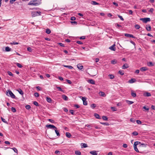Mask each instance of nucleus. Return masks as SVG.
<instances>
[{"label": "nucleus", "instance_id": "1", "mask_svg": "<svg viewBox=\"0 0 155 155\" xmlns=\"http://www.w3.org/2000/svg\"><path fill=\"white\" fill-rule=\"evenodd\" d=\"M41 0H34L31 1L28 4L29 5L38 6L41 3Z\"/></svg>", "mask_w": 155, "mask_h": 155}, {"label": "nucleus", "instance_id": "2", "mask_svg": "<svg viewBox=\"0 0 155 155\" xmlns=\"http://www.w3.org/2000/svg\"><path fill=\"white\" fill-rule=\"evenodd\" d=\"M31 14L32 17H35L41 15V12L38 11L32 12H31Z\"/></svg>", "mask_w": 155, "mask_h": 155}, {"label": "nucleus", "instance_id": "3", "mask_svg": "<svg viewBox=\"0 0 155 155\" xmlns=\"http://www.w3.org/2000/svg\"><path fill=\"white\" fill-rule=\"evenodd\" d=\"M6 94L8 96H11L12 98H15V95L10 90H8V91H7Z\"/></svg>", "mask_w": 155, "mask_h": 155}, {"label": "nucleus", "instance_id": "4", "mask_svg": "<svg viewBox=\"0 0 155 155\" xmlns=\"http://www.w3.org/2000/svg\"><path fill=\"white\" fill-rule=\"evenodd\" d=\"M140 20L142 21L145 23H147V22L150 21V18H141Z\"/></svg>", "mask_w": 155, "mask_h": 155}, {"label": "nucleus", "instance_id": "5", "mask_svg": "<svg viewBox=\"0 0 155 155\" xmlns=\"http://www.w3.org/2000/svg\"><path fill=\"white\" fill-rule=\"evenodd\" d=\"M46 127L49 128L54 129H57V127L54 125L51 124H47L46 125Z\"/></svg>", "mask_w": 155, "mask_h": 155}, {"label": "nucleus", "instance_id": "6", "mask_svg": "<svg viewBox=\"0 0 155 155\" xmlns=\"http://www.w3.org/2000/svg\"><path fill=\"white\" fill-rule=\"evenodd\" d=\"M82 99L83 101V104L84 105H87V102L86 101V98L85 97H82Z\"/></svg>", "mask_w": 155, "mask_h": 155}, {"label": "nucleus", "instance_id": "7", "mask_svg": "<svg viewBox=\"0 0 155 155\" xmlns=\"http://www.w3.org/2000/svg\"><path fill=\"white\" fill-rule=\"evenodd\" d=\"M97 152L96 150L91 151L90 152V153L92 155H97Z\"/></svg>", "mask_w": 155, "mask_h": 155}, {"label": "nucleus", "instance_id": "8", "mask_svg": "<svg viewBox=\"0 0 155 155\" xmlns=\"http://www.w3.org/2000/svg\"><path fill=\"white\" fill-rule=\"evenodd\" d=\"M136 81L137 80L135 78H132L128 82L130 83H133L136 82Z\"/></svg>", "mask_w": 155, "mask_h": 155}, {"label": "nucleus", "instance_id": "9", "mask_svg": "<svg viewBox=\"0 0 155 155\" xmlns=\"http://www.w3.org/2000/svg\"><path fill=\"white\" fill-rule=\"evenodd\" d=\"M143 95L145 97H148L151 96V94L150 93L146 92L143 93Z\"/></svg>", "mask_w": 155, "mask_h": 155}, {"label": "nucleus", "instance_id": "10", "mask_svg": "<svg viewBox=\"0 0 155 155\" xmlns=\"http://www.w3.org/2000/svg\"><path fill=\"white\" fill-rule=\"evenodd\" d=\"M148 69V68L146 67H141L140 69V70L142 71H145Z\"/></svg>", "mask_w": 155, "mask_h": 155}, {"label": "nucleus", "instance_id": "11", "mask_svg": "<svg viewBox=\"0 0 155 155\" xmlns=\"http://www.w3.org/2000/svg\"><path fill=\"white\" fill-rule=\"evenodd\" d=\"M146 28L148 31H150L151 30V27L150 25H146Z\"/></svg>", "mask_w": 155, "mask_h": 155}, {"label": "nucleus", "instance_id": "12", "mask_svg": "<svg viewBox=\"0 0 155 155\" xmlns=\"http://www.w3.org/2000/svg\"><path fill=\"white\" fill-rule=\"evenodd\" d=\"M115 45H113L111 46L109 48L112 51H115L116 49L115 48Z\"/></svg>", "mask_w": 155, "mask_h": 155}, {"label": "nucleus", "instance_id": "13", "mask_svg": "<svg viewBox=\"0 0 155 155\" xmlns=\"http://www.w3.org/2000/svg\"><path fill=\"white\" fill-rule=\"evenodd\" d=\"M77 68L80 70H81L83 69V66L80 64H78L77 65Z\"/></svg>", "mask_w": 155, "mask_h": 155}, {"label": "nucleus", "instance_id": "14", "mask_svg": "<svg viewBox=\"0 0 155 155\" xmlns=\"http://www.w3.org/2000/svg\"><path fill=\"white\" fill-rule=\"evenodd\" d=\"M62 98L65 101H67L68 100V97L64 94L62 95Z\"/></svg>", "mask_w": 155, "mask_h": 155}, {"label": "nucleus", "instance_id": "15", "mask_svg": "<svg viewBox=\"0 0 155 155\" xmlns=\"http://www.w3.org/2000/svg\"><path fill=\"white\" fill-rule=\"evenodd\" d=\"M128 67L129 66H128V64H127L126 63L123 65L122 67V68L123 69H124L128 68Z\"/></svg>", "mask_w": 155, "mask_h": 155}, {"label": "nucleus", "instance_id": "16", "mask_svg": "<svg viewBox=\"0 0 155 155\" xmlns=\"http://www.w3.org/2000/svg\"><path fill=\"white\" fill-rule=\"evenodd\" d=\"M147 65L149 67H152L154 66V64H153L152 62H147Z\"/></svg>", "mask_w": 155, "mask_h": 155}, {"label": "nucleus", "instance_id": "17", "mask_svg": "<svg viewBox=\"0 0 155 155\" xmlns=\"http://www.w3.org/2000/svg\"><path fill=\"white\" fill-rule=\"evenodd\" d=\"M88 82L93 84H95V81L92 79H90L88 81Z\"/></svg>", "mask_w": 155, "mask_h": 155}, {"label": "nucleus", "instance_id": "18", "mask_svg": "<svg viewBox=\"0 0 155 155\" xmlns=\"http://www.w3.org/2000/svg\"><path fill=\"white\" fill-rule=\"evenodd\" d=\"M131 95L132 96L134 97H136V93L134 92V91H131Z\"/></svg>", "mask_w": 155, "mask_h": 155}, {"label": "nucleus", "instance_id": "19", "mask_svg": "<svg viewBox=\"0 0 155 155\" xmlns=\"http://www.w3.org/2000/svg\"><path fill=\"white\" fill-rule=\"evenodd\" d=\"M91 4L93 5H99L100 4L99 3L93 1H91Z\"/></svg>", "mask_w": 155, "mask_h": 155}, {"label": "nucleus", "instance_id": "20", "mask_svg": "<svg viewBox=\"0 0 155 155\" xmlns=\"http://www.w3.org/2000/svg\"><path fill=\"white\" fill-rule=\"evenodd\" d=\"M99 94L102 97H105L106 95L105 94L104 92L102 91H101L99 93Z\"/></svg>", "mask_w": 155, "mask_h": 155}, {"label": "nucleus", "instance_id": "21", "mask_svg": "<svg viewBox=\"0 0 155 155\" xmlns=\"http://www.w3.org/2000/svg\"><path fill=\"white\" fill-rule=\"evenodd\" d=\"M66 136L68 138H70V137H71V134H70V133H69V132H66Z\"/></svg>", "mask_w": 155, "mask_h": 155}, {"label": "nucleus", "instance_id": "22", "mask_svg": "<svg viewBox=\"0 0 155 155\" xmlns=\"http://www.w3.org/2000/svg\"><path fill=\"white\" fill-rule=\"evenodd\" d=\"M54 130L57 136L58 137L60 136V135L58 131L57 130V129H54Z\"/></svg>", "mask_w": 155, "mask_h": 155}, {"label": "nucleus", "instance_id": "23", "mask_svg": "<svg viewBox=\"0 0 155 155\" xmlns=\"http://www.w3.org/2000/svg\"><path fill=\"white\" fill-rule=\"evenodd\" d=\"M5 50L7 52H8L11 51V48H10L8 47H5Z\"/></svg>", "mask_w": 155, "mask_h": 155}, {"label": "nucleus", "instance_id": "24", "mask_svg": "<svg viewBox=\"0 0 155 155\" xmlns=\"http://www.w3.org/2000/svg\"><path fill=\"white\" fill-rule=\"evenodd\" d=\"M94 116L97 119H101L99 115L97 114H94Z\"/></svg>", "mask_w": 155, "mask_h": 155}, {"label": "nucleus", "instance_id": "25", "mask_svg": "<svg viewBox=\"0 0 155 155\" xmlns=\"http://www.w3.org/2000/svg\"><path fill=\"white\" fill-rule=\"evenodd\" d=\"M75 154L77 155H81V152L78 150H76L75 152Z\"/></svg>", "mask_w": 155, "mask_h": 155}, {"label": "nucleus", "instance_id": "26", "mask_svg": "<svg viewBox=\"0 0 155 155\" xmlns=\"http://www.w3.org/2000/svg\"><path fill=\"white\" fill-rule=\"evenodd\" d=\"M134 149L135 151H136L137 152H139V151L137 147V146L136 145H134Z\"/></svg>", "mask_w": 155, "mask_h": 155}, {"label": "nucleus", "instance_id": "27", "mask_svg": "<svg viewBox=\"0 0 155 155\" xmlns=\"http://www.w3.org/2000/svg\"><path fill=\"white\" fill-rule=\"evenodd\" d=\"M17 91L21 95L23 94L24 93L21 89H19V90H17Z\"/></svg>", "mask_w": 155, "mask_h": 155}, {"label": "nucleus", "instance_id": "28", "mask_svg": "<svg viewBox=\"0 0 155 155\" xmlns=\"http://www.w3.org/2000/svg\"><path fill=\"white\" fill-rule=\"evenodd\" d=\"M56 87L59 91L63 92L64 93V91L60 87L57 86Z\"/></svg>", "mask_w": 155, "mask_h": 155}, {"label": "nucleus", "instance_id": "29", "mask_svg": "<svg viewBox=\"0 0 155 155\" xmlns=\"http://www.w3.org/2000/svg\"><path fill=\"white\" fill-rule=\"evenodd\" d=\"M10 148L12 149L13 151L16 153H18V150H17L15 147H14L13 148Z\"/></svg>", "mask_w": 155, "mask_h": 155}, {"label": "nucleus", "instance_id": "30", "mask_svg": "<svg viewBox=\"0 0 155 155\" xmlns=\"http://www.w3.org/2000/svg\"><path fill=\"white\" fill-rule=\"evenodd\" d=\"M100 123L101 124L105 126H108L109 125V123L107 122H100Z\"/></svg>", "mask_w": 155, "mask_h": 155}, {"label": "nucleus", "instance_id": "31", "mask_svg": "<svg viewBox=\"0 0 155 155\" xmlns=\"http://www.w3.org/2000/svg\"><path fill=\"white\" fill-rule=\"evenodd\" d=\"M47 101L49 103H51L52 101L51 99L48 97H47L46 98Z\"/></svg>", "mask_w": 155, "mask_h": 155}, {"label": "nucleus", "instance_id": "32", "mask_svg": "<svg viewBox=\"0 0 155 155\" xmlns=\"http://www.w3.org/2000/svg\"><path fill=\"white\" fill-rule=\"evenodd\" d=\"M102 118L103 120H104L107 121L108 120L106 116H103L102 117Z\"/></svg>", "mask_w": 155, "mask_h": 155}, {"label": "nucleus", "instance_id": "33", "mask_svg": "<svg viewBox=\"0 0 155 155\" xmlns=\"http://www.w3.org/2000/svg\"><path fill=\"white\" fill-rule=\"evenodd\" d=\"M126 102L128 104H130V105L134 103V102L132 101H129L128 100H127Z\"/></svg>", "mask_w": 155, "mask_h": 155}, {"label": "nucleus", "instance_id": "34", "mask_svg": "<svg viewBox=\"0 0 155 155\" xmlns=\"http://www.w3.org/2000/svg\"><path fill=\"white\" fill-rule=\"evenodd\" d=\"M147 144L146 143H141V144L140 145V146H141L142 147H147Z\"/></svg>", "mask_w": 155, "mask_h": 155}, {"label": "nucleus", "instance_id": "35", "mask_svg": "<svg viewBox=\"0 0 155 155\" xmlns=\"http://www.w3.org/2000/svg\"><path fill=\"white\" fill-rule=\"evenodd\" d=\"M46 32L48 34H50L51 32V31L50 29L47 28L46 29Z\"/></svg>", "mask_w": 155, "mask_h": 155}, {"label": "nucleus", "instance_id": "36", "mask_svg": "<svg viewBox=\"0 0 155 155\" xmlns=\"http://www.w3.org/2000/svg\"><path fill=\"white\" fill-rule=\"evenodd\" d=\"M141 144V143L139 141H136L135 142L134 144V145H136L137 146V145Z\"/></svg>", "mask_w": 155, "mask_h": 155}, {"label": "nucleus", "instance_id": "37", "mask_svg": "<svg viewBox=\"0 0 155 155\" xmlns=\"http://www.w3.org/2000/svg\"><path fill=\"white\" fill-rule=\"evenodd\" d=\"M64 66L66 68H68L69 69H71L73 68L72 66L70 65H64Z\"/></svg>", "mask_w": 155, "mask_h": 155}, {"label": "nucleus", "instance_id": "38", "mask_svg": "<svg viewBox=\"0 0 155 155\" xmlns=\"http://www.w3.org/2000/svg\"><path fill=\"white\" fill-rule=\"evenodd\" d=\"M33 103L34 105L38 107L39 106V104H38V103L36 101H34Z\"/></svg>", "mask_w": 155, "mask_h": 155}, {"label": "nucleus", "instance_id": "39", "mask_svg": "<svg viewBox=\"0 0 155 155\" xmlns=\"http://www.w3.org/2000/svg\"><path fill=\"white\" fill-rule=\"evenodd\" d=\"M1 119H2V121L3 122H4V123H6V124H7V123H8V122H7V121H6V120H5L4 118H2V117H1Z\"/></svg>", "mask_w": 155, "mask_h": 155}, {"label": "nucleus", "instance_id": "40", "mask_svg": "<svg viewBox=\"0 0 155 155\" xmlns=\"http://www.w3.org/2000/svg\"><path fill=\"white\" fill-rule=\"evenodd\" d=\"M16 64L17 66L19 68H21L22 67V65L19 63H16Z\"/></svg>", "mask_w": 155, "mask_h": 155}, {"label": "nucleus", "instance_id": "41", "mask_svg": "<svg viewBox=\"0 0 155 155\" xmlns=\"http://www.w3.org/2000/svg\"><path fill=\"white\" fill-rule=\"evenodd\" d=\"M8 74L10 76H13L14 75L10 71H8L7 72Z\"/></svg>", "mask_w": 155, "mask_h": 155}, {"label": "nucleus", "instance_id": "42", "mask_svg": "<svg viewBox=\"0 0 155 155\" xmlns=\"http://www.w3.org/2000/svg\"><path fill=\"white\" fill-rule=\"evenodd\" d=\"M111 63L112 64H114L117 63V61L115 60H114L111 61Z\"/></svg>", "mask_w": 155, "mask_h": 155}, {"label": "nucleus", "instance_id": "43", "mask_svg": "<svg viewBox=\"0 0 155 155\" xmlns=\"http://www.w3.org/2000/svg\"><path fill=\"white\" fill-rule=\"evenodd\" d=\"M135 28L137 29H139L140 28V26L139 25L137 24L135 26Z\"/></svg>", "mask_w": 155, "mask_h": 155}, {"label": "nucleus", "instance_id": "44", "mask_svg": "<svg viewBox=\"0 0 155 155\" xmlns=\"http://www.w3.org/2000/svg\"><path fill=\"white\" fill-rule=\"evenodd\" d=\"M110 78L111 79H113L114 78V76L112 74H109L108 75Z\"/></svg>", "mask_w": 155, "mask_h": 155}, {"label": "nucleus", "instance_id": "45", "mask_svg": "<svg viewBox=\"0 0 155 155\" xmlns=\"http://www.w3.org/2000/svg\"><path fill=\"white\" fill-rule=\"evenodd\" d=\"M138 133L136 131H134L132 133V134L134 136H137L138 135Z\"/></svg>", "mask_w": 155, "mask_h": 155}, {"label": "nucleus", "instance_id": "46", "mask_svg": "<svg viewBox=\"0 0 155 155\" xmlns=\"http://www.w3.org/2000/svg\"><path fill=\"white\" fill-rule=\"evenodd\" d=\"M96 105L95 104H91V107L92 108H94L96 107Z\"/></svg>", "mask_w": 155, "mask_h": 155}, {"label": "nucleus", "instance_id": "47", "mask_svg": "<svg viewBox=\"0 0 155 155\" xmlns=\"http://www.w3.org/2000/svg\"><path fill=\"white\" fill-rule=\"evenodd\" d=\"M111 108L113 111H116L117 110V108L115 107H111Z\"/></svg>", "mask_w": 155, "mask_h": 155}, {"label": "nucleus", "instance_id": "48", "mask_svg": "<svg viewBox=\"0 0 155 155\" xmlns=\"http://www.w3.org/2000/svg\"><path fill=\"white\" fill-rule=\"evenodd\" d=\"M30 108L31 106L29 105H28L25 106V108L28 110Z\"/></svg>", "mask_w": 155, "mask_h": 155}, {"label": "nucleus", "instance_id": "49", "mask_svg": "<svg viewBox=\"0 0 155 155\" xmlns=\"http://www.w3.org/2000/svg\"><path fill=\"white\" fill-rule=\"evenodd\" d=\"M12 110L13 112H16V109L14 107H12Z\"/></svg>", "mask_w": 155, "mask_h": 155}, {"label": "nucleus", "instance_id": "50", "mask_svg": "<svg viewBox=\"0 0 155 155\" xmlns=\"http://www.w3.org/2000/svg\"><path fill=\"white\" fill-rule=\"evenodd\" d=\"M130 34L125 33L124 34V35L126 37L130 38Z\"/></svg>", "mask_w": 155, "mask_h": 155}, {"label": "nucleus", "instance_id": "51", "mask_svg": "<svg viewBox=\"0 0 155 155\" xmlns=\"http://www.w3.org/2000/svg\"><path fill=\"white\" fill-rule=\"evenodd\" d=\"M129 14V15H132L133 14V11L131 10H128Z\"/></svg>", "mask_w": 155, "mask_h": 155}, {"label": "nucleus", "instance_id": "52", "mask_svg": "<svg viewBox=\"0 0 155 155\" xmlns=\"http://www.w3.org/2000/svg\"><path fill=\"white\" fill-rule=\"evenodd\" d=\"M76 43L79 45H82L83 44V43L81 41H77Z\"/></svg>", "mask_w": 155, "mask_h": 155}, {"label": "nucleus", "instance_id": "53", "mask_svg": "<svg viewBox=\"0 0 155 155\" xmlns=\"http://www.w3.org/2000/svg\"><path fill=\"white\" fill-rule=\"evenodd\" d=\"M119 73L120 74L122 75H123L124 74V73L123 72V71L120 70L119 71Z\"/></svg>", "mask_w": 155, "mask_h": 155}, {"label": "nucleus", "instance_id": "54", "mask_svg": "<svg viewBox=\"0 0 155 155\" xmlns=\"http://www.w3.org/2000/svg\"><path fill=\"white\" fill-rule=\"evenodd\" d=\"M60 152L58 150H56L55 152V153L57 154H60Z\"/></svg>", "mask_w": 155, "mask_h": 155}, {"label": "nucleus", "instance_id": "55", "mask_svg": "<svg viewBox=\"0 0 155 155\" xmlns=\"http://www.w3.org/2000/svg\"><path fill=\"white\" fill-rule=\"evenodd\" d=\"M35 96L36 97H38L39 96V94L37 92L35 93Z\"/></svg>", "mask_w": 155, "mask_h": 155}, {"label": "nucleus", "instance_id": "56", "mask_svg": "<svg viewBox=\"0 0 155 155\" xmlns=\"http://www.w3.org/2000/svg\"><path fill=\"white\" fill-rule=\"evenodd\" d=\"M27 50L29 52H31L32 49L30 47H28L27 48Z\"/></svg>", "mask_w": 155, "mask_h": 155}, {"label": "nucleus", "instance_id": "57", "mask_svg": "<svg viewBox=\"0 0 155 155\" xmlns=\"http://www.w3.org/2000/svg\"><path fill=\"white\" fill-rule=\"evenodd\" d=\"M11 44V45H18V42H12L10 43Z\"/></svg>", "mask_w": 155, "mask_h": 155}, {"label": "nucleus", "instance_id": "58", "mask_svg": "<svg viewBox=\"0 0 155 155\" xmlns=\"http://www.w3.org/2000/svg\"><path fill=\"white\" fill-rule=\"evenodd\" d=\"M136 122L138 124H141V122L140 120H137Z\"/></svg>", "mask_w": 155, "mask_h": 155}, {"label": "nucleus", "instance_id": "59", "mask_svg": "<svg viewBox=\"0 0 155 155\" xmlns=\"http://www.w3.org/2000/svg\"><path fill=\"white\" fill-rule=\"evenodd\" d=\"M58 78L61 81H63V78L61 76L58 77Z\"/></svg>", "mask_w": 155, "mask_h": 155}, {"label": "nucleus", "instance_id": "60", "mask_svg": "<svg viewBox=\"0 0 155 155\" xmlns=\"http://www.w3.org/2000/svg\"><path fill=\"white\" fill-rule=\"evenodd\" d=\"M130 121L131 122H133V123H134L135 122V119L133 118H131L130 119Z\"/></svg>", "mask_w": 155, "mask_h": 155}, {"label": "nucleus", "instance_id": "61", "mask_svg": "<svg viewBox=\"0 0 155 155\" xmlns=\"http://www.w3.org/2000/svg\"><path fill=\"white\" fill-rule=\"evenodd\" d=\"M66 81L68 83V84H71L72 83L71 81H70V80L67 79Z\"/></svg>", "mask_w": 155, "mask_h": 155}, {"label": "nucleus", "instance_id": "62", "mask_svg": "<svg viewBox=\"0 0 155 155\" xmlns=\"http://www.w3.org/2000/svg\"><path fill=\"white\" fill-rule=\"evenodd\" d=\"M83 147L84 148H86L87 147V144L83 143Z\"/></svg>", "mask_w": 155, "mask_h": 155}, {"label": "nucleus", "instance_id": "63", "mask_svg": "<svg viewBox=\"0 0 155 155\" xmlns=\"http://www.w3.org/2000/svg\"><path fill=\"white\" fill-rule=\"evenodd\" d=\"M48 120L51 123H54V121L52 119H48Z\"/></svg>", "mask_w": 155, "mask_h": 155}, {"label": "nucleus", "instance_id": "64", "mask_svg": "<svg viewBox=\"0 0 155 155\" xmlns=\"http://www.w3.org/2000/svg\"><path fill=\"white\" fill-rule=\"evenodd\" d=\"M123 147L125 148H126L127 147V145L126 144H124L123 145Z\"/></svg>", "mask_w": 155, "mask_h": 155}]
</instances>
